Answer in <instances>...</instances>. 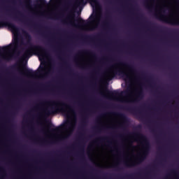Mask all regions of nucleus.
Masks as SVG:
<instances>
[{"instance_id":"obj_1","label":"nucleus","mask_w":179,"mask_h":179,"mask_svg":"<svg viewBox=\"0 0 179 179\" xmlns=\"http://www.w3.org/2000/svg\"><path fill=\"white\" fill-rule=\"evenodd\" d=\"M6 26H8V29H10L12 33L14 34V41L10 43L8 45L1 46V61H2V51H7L4 59L6 61H12L14 58L19 55V52H17V50L19 47L20 38L18 37L20 33V29L15 23L11 22H5ZM1 162H2V62H1Z\"/></svg>"},{"instance_id":"obj_2","label":"nucleus","mask_w":179,"mask_h":179,"mask_svg":"<svg viewBox=\"0 0 179 179\" xmlns=\"http://www.w3.org/2000/svg\"><path fill=\"white\" fill-rule=\"evenodd\" d=\"M142 129L141 124H138L136 127V131H133L132 133H129V136H132L133 137H136V138H140L142 141V144L143 145V153L137 158V161H134V162H125L124 164L127 165V167H132V166L135 165L136 164H139L141 162H143L145 158H147L150 150V140L148 138L147 136L145 134H143V133H141L138 130H141Z\"/></svg>"},{"instance_id":"obj_3","label":"nucleus","mask_w":179,"mask_h":179,"mask_svg":"<svg viewBox=\"0 0 179 179\" xmlns=\"http://www.w3.org/2000/svg\"><path fill=\"white\" fill-rule=\"evenodd\" d=\"M52 103L55 106V107H52L50 109H45L43 112L44 115L49 116L50 115H53L57 112L66 113L67 109L69 110V112H71V113H76L74 108L71 105H68V103H66V102L62 101H57L52 102Z\"/></svg>"},{"instance_id":"obj_4","label":"nucleus","mask_w":179,"mask_h":179,"mask_svg":"<svg viewBox=\"0 0 179 179\" xmlns=\"http://www.w3.org/2000/svg\"><path fill=\"white\" fill-rule=\"evenodd\" d=\"M33 51H36V52H38L42 57L44 55H50L49 51L45 48V47H43L42 45H35V44H31L25 50L24 55H30Z\"/></svg>"},{"instance_id":"obj_5","label":"nucleus","mask_w":179,"mask_h":179,"mask_svg":"<svg viewBox=\"0 0 179 179\" xmlns=\"http://www.w3.org/2000/svg\"><path fill=\"white\" fill-rule=\"evenodd\" d=\"M106 92L110 96H118L120 95L127 96V95H129V94L130 92H131V88H127V90H125V91H122V92H120H120H118V91H109V90H108V88H106Z\"/></svg>"},{"instance_id":"obj_6","label":"nucleus","mask_w":179,"mask_h":179,"mask_svg":"<svg viewBox=\"0 0 179 179\" xmlns=\"http://www.w3.org/2000/svg\"><path fill=\"white\" fill-rule=\"evenodd\" d=\"M155 15L160 20H164V22H165L166 23H169L170 24L179 25V19H170L163 16L162 15H161V16H159L157 13H155Z\"/></svg>"},{"instance_id":"obj_7","label":"nucleus","mask_w":179,"mask_h":179,"mask_svg":"<svg viewBox=\"0 0 179 179\" xmlns=\"http://www.w3.org/2000/svg\"><path fill=\"white\" fill-rule=\"evenodd\" d=\"M112 115H115V116H118L119 117L122 119L123 123L122 124H120V126L121 127H123V129H124L125 124L129 123V119H128L127 116L126 115H124V113H119V112H113L112 113Z\"/></svg>"},{"instance_id":"obj_8","label":"nucleus","mask_w":179,"mask_h":179,"mask_svg":"<svg viewBox=\"0 0 179 179\" xmlns=\"http://www.w3.org/2000/svg\"><path fill=\"white\" fill-rule=\"evenodd\" d=\"M144 98V92L142 89H141L137 94V96L134 99H131V101H125V102H132L134 103L139 102L141 99H143Z\"/></svg>"},{"instance_id":"obj_9","label":"nucleus","mask_w":179,"mask_h":179,"mask_svg":"<svg viewBox=\"0 0 179 179\" xmlns=\"http://www.w3.org/2000/svg\"><path fill=\"white\" fill-rule=\"evenodd\" d=\"M124 109H126L127 110H129V112H132L133 113H138L141 119L143 118V116L140 110V109H138V108H135L133 106H126L124 108Z\"/></svg>"},{"instance_id":"obj_10","label":"nucleus","mask_w":179,"mask_h":179,"mask_svg":"<svg viewBox=\"0 0 179 179\" xmlns=\"http://www.w3.org/2000/svg\"><path fill=\"white\" fill-rule=\"evenodd\" d=\"M119 74V76H122V77H123V78H124L125 80H129L130 77H129V74H128V73H127V71H125L124 70L122 69H119V70H115V71H114L113 74Z\"/></svg>"},{"instance_id":"obj_11","label":"nucleus","mask_w":179,"mask_h":179,"mask_svg":"<svg viewBox=\"0 0 179 179\" xmlns=\"http://www.w3.org/2000/svg\"><path fill=\"white\" fill-rule=\"evenodd\" d=\"M90 3L92 5H94L95 6H100V2L99 0H89ZM85 3V0H79L77 1V2L76 3V5H82Z\"/></svg>"},{"instance_id":"obj_12","label":"nucleus","mask_w":179,"mask_h":179,"mask_svg":"<svg viewBox=\"0 0 179 179\" xmlns=\"http://www.w3.org/2000/svg\"><path fill=\"white\" fill-rule=\"evenodd\" d=\"M18 71L19 73H22L20 67V64H17V63H15V64H13V66H10L8 69V71Z\"/></svg>"},{"instance_id":"obj_13","label":"nucleus","mask_w":179,"mask_h":179,"mask_svg":"<svg viewBox=\"0 0 179 179\" xmlns=\"http://www.w3.org/2000/svg\"><path fill=\"white\" fill-rule=\"evenodd\" d=\"M121 64V65H124V66H127V68L129 69L131 73H133L134 74L137 75L138 72L136 71V70H135L134 66H131V64H127V63H120Z\"/></svg>"},{"instance_id":"obj_14","label":"nucleus","mask_w":179,"mask_h":179,"mask_svg":"<svg viewBox=\"0 0 179 179\" xmlns=\"http://www.w3.org/2000/svg\"><path fill=\"white\" fill-rule=\"evenodd\" d=\"M24 70L25 73L27 76H31L34 77V76H36V74H37V73H36V71H33V70L27 69V67H24Z\"/></svg>"},{"instance_id":"obj_15","label":"nucleus","mask_w":179,"mask_h":179,"mask_svg":"<svg viewBox=\"0 0 179 179\" xmlns=\"http://www.w3.org/2000/svg\"><path fill=\"white\" fill-rule=\"evenodd\" d=\"M91 54L92 55L95 56V54L94 52H92V51H89L88 50H83L82 51H79L78 52V55L80 54Z\"/></svg>"},{"instance_id":"obj_16","label":"nucleus","mask_w":179,"mask_h":179,"mask_svg":"<svg viewBox=\"0 0 179 179\" xmlns=\"http://www.w3.org/2000/svg\"><path fill=\"white\" fill-rule=\"evenodd\" d=\"M144 5H145V8L149 9V10H151L152 9V7L150 5H149V3H148V0L145 1Z\"/></svg>"},{"instance_id":"obj_17","label":"nucleus","mask_w":179,"mask_h":179,"mask_svg":"<svg viewBox=\"0 0 179 179\" xmlns=\"http://www.w3.org/2000/svg\"><path fill=\"white\" fill-rule=\"evenodd\" d=\"M22 33L26 38H31V36H30L29 33H28V31H26V30H22Z\"/></svg>"},{"instance_id":"obj_18","label":"nucleus","mask_w":179,"mask_h":179,"mask_svg":"<svg viewBox=\"0 0 179 179\" xmlns=\"http://www.w3.org/2000/svg\"><path fill=\"white\" fill-rule=\"evenodd\" d=\"M64 126L65 127H68L69 129H71V127H72V123L71 122H70V120H67V122L64 123Z\"/></svg>"},{"instance_id":"obj_19","label":"nucleus","mask_w":179,"mask_h":179,"mask_svg":"<svg viewBox=\"0 0 179 179\" xmlns=\"http://www.w3.org/2000/svg\"><path fill=\"white\" fill-rule=\"evenodd\" d=\"M78 21L80 22V23H81L83 25L87 24V23H86L85 20H83V19H82V17H79Z\"/></svg>"},{"instance_id":"obj_20","label":"nucleus","mask_w":179,"mask_h":179,"mask_svg":"<svg viewBox=\"0 0 179 179\" xmlns=\"http://www.w3.org/2000/svg\"><path fill=\"white\" fill-rule=\"evenodd\" d=\"M106 139H107V137H106V138H104V137H99V138L95 140L94 143H97V141H104Z\"/></svg>"},{"instance_id":"obj_21","label":"nucleus","mask_w":179,"mask_h":179,"mask_svg":"<svg viewBox=\"0 0 179 179\" xmlns=\"http://www.w3.org/2000/svg\"><path fill=\"white\" fill-rule=\"evenodd\" d=\"M96 19H98L97 15H94L92 16V17H91V20H92L93 22H94V20H95Z\"/></svg>"},{"instance_id":"obj_22","label":"nucleus","mask_w":179,"mask_h":179,"mask_svg":"<svg viewBox=\"0 0 179 179\" xmlns=\"http://www.w3.org/2000/svg\"><path fill=\"white\" fill-rule=\"evenodd\" d=\"M85 123H87V117H83L82 127H83V126L85 125Z\"/></svg>"},{"instance_id":"obj_23","label":"nucleus","mask_w":179,"mask_h":179,"mask_svg":"<svg viewBox=\"0 0 179 179\" xmlns=\"http://www.w3.org/2000/svg\"><path fill=\"white\" fill-rule=\"evenodd\" d=\"M39 1L41 3H42V5H46L47 3L46 0H39Z\"/></svg>"},{"instance_id":"obj_24","label":"nucleus","mask_w":179,"mask_h":179,"mask_svg":"<svg viewBox=\"0 0 179 179\" xmlns=\"http://www.w3.org/2000/svg\"><path fill=\"white\" fill-rule=\"evenodd\" d=\"M103 26H109L108 20H106L103 22Z\"/></svg>"},{"instance_id":"obj_25","label":"nucleus","mask_w":179,"mask_h":179,"mask_svg":"<svg viewBox=\"0 0 179 179\" xmlns=\"http://www.w3.org/2000/svg\"><path fill=\"white\" fill-rule=\"evenodd\" d=\"M3 27V22L2 20V0H1V28Z\"/></svg>"},{"instance_id":"obj_26","label":"nucleus","mask_w":179,"mask_h":179,"mask_svg":"<svg viewBox=\"0 0 179 179\" xmlns=\"http://www.w3.org/2000/svg\"><path fill=\"white\" fill-rule=\"evenodd\" d=\"M105 113H103L102 115H101V116H99V117H97V122H99L101 120V117L103 116H105Z\"/></svg>"},{"instance_id":"obj_27","label":"nucleus","mask_w":179,"mask_h":179,"mask_svg":"<svg viewBox=\"0 0 179 179\" xmlns=\"http://www.w3.org/2000/svg\"><path fill=\"white\" fill-rule=\"evenodd\" d=\"M60 127H55V129H52V131H58Z\"/></svg>"},{"instance_id":"obj_28","label":"nucleus","mask_w":179,"mask_h":179,"mask_svg":"<svg viewBox=\"0 0 179 179\" xmlns=\"http://www.w3.org/2000/svg\"><path fill=\"white\" fill-rule=\"evenodd\" d=\"M62 23H64V24H68L69 22H67V20L65 19L64 20H62Z\"/></svg>"},{"instance_id":"obj_29","label":"nucleus","mask_w":179,"mask_h":179,"mask_svg":"<svg viewBox=\"0 0 179 179\" xmlns=\"http://www.w3.org/2000/svg\"><path fill=\"white\" fill-rule=\"evenodd\" d=\"M46 71V69H45V67H41V69H40L41 72H43V71Z\"/></svg>"},{"instance_id":"obj_30","label":"nucleus","mask_w":179,"mask_h":179,"mask_svg":"<svg viewBox=\"0 0 179 179\" xmlns=\"http://www.w3.org/2000/svg\"><path fill=\"white\" fill-rule=\"evenodd\" d=\"M32 26H34V29H36L37 27H38V24H36V23L32 24Z\"/></svg>"},{"instance_id":"obj_31","label":"nucleus","mask_w":179,"mask_h":179,"mask_svg":"<svg viewBox=\"0 0 179 179\" xmlns=\"http://www.w3.org/2000/svg\"><path fill=\"white\" fill-rule=\"evenodd\" d=\"M27 3H28V5H31V0H27Z\"/></svg>"},{"instance_id":"obj_32","label":"nucleus","mask_w":179,"mask_h":179,"mask_svg":"<svg viewBox=\"0 0 179 179\" xmlns=\"http://www.w3.org/2000/svg\"><path fill=\"white\" fill-rule=\"evenodd\" d=\"M52 126H53L52 123H51V122L49 123V124H48L49 129H50Z\"/></svg>"},{"instance_id":"obj_33","label":"nucleus","mask_w":179,"mask_h":179,"mask_svg":"<svg viewBox=\"0 0 179 179\" xmlns=\"http://www.w3.org/2000/svg\"><path fill=\"white\" fill-rule=\"evenodd\" d=\"M82 37H85V38H90L89 36H82Z\"/></svg>"},{"instance_id":"obj_34","label":"nucleus","mask_w":179,"mask_h":179,"mask_svg":"<svg viewBox=\"0 0 179 179\" xmlns=\"http://www.w3.org/2000/svg\"><path fill=\"white\" fill-rule=\"evenodd\" d=\"M96 131H101L100 127H96Z\"/></svg>"},{"instance_id":"obj_35","label":"nucleus","mask_w":179,"mask_h":179,"mask_svg":"<svg viewBox=\"0 0 179 179\" xmlns=\"http://www.w3.org/2000/svg\"><path fill=\"white\" fill-rule=\"evenodd\" d=\"M171 173H173V174H177L176 171H172Z\"/></svg>"},{"instance_id":"obj_36","label":"nucleus","mask_w":179,"mask_h":179,"mask_svg":"<svg viewBox=\"0 0 179 179\" xmlns=\"http://www.w3.org/2000/svg\"><path fill=\"white\" fill-rule=\"evenodd\" d=\"M54 16H55V17H56L57 19L59 17V16L58 15H54Z\"/></svg>"},{"instance_id":"obj_37","label":"nucleus","mask_w":179,"mask_h":179,"mask_svg":"<svg viewBox=\"0 0 179 179\" xmlns=\"http://www.w3.org/2000/svg\"><path fill=\"white\" fill-rule=\"evenodd\" d=\"M152 131L153 133H156L155 129H152Z\"/></svg>"},{"instance_id":"obj_38","label":"nucleus","mask_w":179,"mask_h":179,"mask_svg":"<svg viewBox=\"0 0 179 179\" xmlns=\"http://www.w3.org/2000/svg\"><path fill=\"white\" fill-rule=\"evenodd\" d=\"M14 19H19L18 16H14Z\"/></svg>"},{"instance_id":"obj_39","label":"nucleus","mask_w":179,"mask_h":179,"mask_svg":"<svg viewBox=\"0 0 179 179\" xmlns=\"http://www.w3.org/2000/svg\"><path fill=\"white\" fill-rule=\"evenodd\" d=\"M108 145L112 144L111 141H109L108 140Z\"/></svg>"},{"instance_id":"obj_40","label":"nucleus","mask_w":179,"mask_h":179,"mask_svg":"<svg viewBox=\"0 0 179 179\" xmlns=\"http://www.w3.org/2000/svg\"><path fill=\"white\" fill-rule=\"evenodd\" d=\"M156 137H157V141L159 142V137H158V136H156Z\"/></svg>"},{"instance_id":"obj_41","label":"nucleus","mask_w":179,"mask_h":179,"mask_svg":"<svg viewBox=\"0 0 179 179\" xmlns=\"http://www.w3.org/2000/svg\"><path fill=\"white\" fill-rule=\"evenodd\" d=\"M1 179H2V164H1Z\"/></svg>"},{"instance_id":"obj_42","label":"nucleus","mask_w":179,"mask_h":179,"mask_svg":"<svg viewBox=\"0 0 179 179\" xmlns=\"http://www.w3.org/2000/svg\"><path fill=\"white\" fill-rule=\"evenodd\" d=\"M145 76V74L142 73V76Z\"/></svg>"},{"instance_id":"obj_43","label":"nucleus","mask_w":179,"mask_h":179,"mask_svg":"<svg viewBox=\"0 0 179 179\" xmlns=\"http://www.w3.org/2000/svg\"><path fill=\"white\" fill-rule=\"evenodd\" d=\"M153 167H156V165L154 164V165H153Z\"/></svg>"},{"instance_id":"obj_44","label":"nucleus","mask_w":179,"mask_h":179,"mask_svg":"<svg viewBox=\"0 0 179 179\" xmlns=\"http://www.w3.org/2000/svg\"><path fill=\"white\" fill-rule=\"evenodd\" d=\"M28 25L30 26L31 24L29 23H28Z\"/></svg>"},{"instance_id":"obj_45","label":"nucleus","mask_w":179,"mask_h":179,"mask_svg":"<svg viewBox=\"0 0 179 179\" xmlns=\"http://www.w3.org/2000/svg\"><path fill=\"white\" fill-rule=\"evenodd\" d=\"M120 136L122 137V136L121 134H120Z\"/></svg>"},{"instance_id":"obj_46","label":"nucleus","mask_w":179,"mask_h":179,"mask_svg":"<svg viewBox=\"0 0 179 179\" xmlns=\"http://www.w3.org/2000/svg\"><path fill=\"white\" fill-rule=\"evenodd\" d=\"M157 29H159V27H157Z\"/></svg>"},{"instance_id":"obj_47","label":"nucleus","mask_w":179,"mask_h":179,"mask_svg":"<svg viewBox=\"0 0 179 179\" xmlns=\"http://www.w3.org/2000/svg\"><path fill=\"white\" fill-rule=\"evenodd\" d=\"M174 33H177V31H175Z\"/></svg>"},{"instance_id":"obj_48","label":"nucleus","mask_w":179,"mask_h":179,"mask_svg":"<svg viewBox=\"0 0 179 179\" xmlns=\"http://www.w3.org/2000/svg\"><path fill=\"white\" fill-rule=\"evenodd\" d=\"M51 143H53V141H52Z\"/></svg>"},{"instance_id":"obj_49","label":"nucleus","mask_w":179,"mask_h":179,"mask_svg":"<svg viewBox=\"0 0 179 179\" xmlns=\"http://www.w3.org/2000/svg\"><path fill=\"white\" fill-rule=\"evenodd\" d=\"M179 1L178 0V2Z\"/></svg>"}]
</instances>
